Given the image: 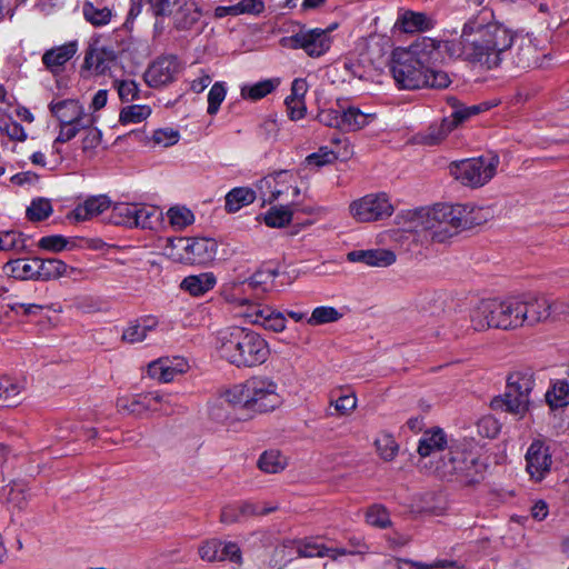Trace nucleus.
I'll return each mask as SVG.
<instances>
[{
    "label": "nucleus",
    "mask_w": 569,
    "mask_h": 569,
    "mask_svg": "<svg viewBox=\"0 0 569 569\" xmlns=\"http://www.w3.org/2000/svg\"><path fill=\"white\" fill-rule=\"evenodd\" d=\"M533 373L529 371H516L508 376L507 389L502 398L491 401L493 409H501L519 419L529 410L530 393L535 388Z\"/></svg>",
    "instance_id": "1a4fd4ad"
},
{
    "label": "nucleus",
    "mask_w": 569,
    "mask_h": 569,
    "mask_svg": "<svg viewBox=\"0 0 569 569\" xmlns=\"http://www.w3.org/2000/svg\"><path fill=\"white\" fill-rule=\"evenodd\" d=\"M451 131H453V129L443 118L440 123L429 127L428 132L422 137L421 141L425 144L435 146L443 141Z\"/></svg>",
    "instance_id": "09e8293b"
},
{
    "label": "nucleus",
    "mask_w": 569,
    "mask_h": 569,
    "mask_svg": "<svg viewBox=\"0 0 569 569\" xmlns=\"http://www.w3.org/2000/svg\"><path fill=\"white\" fill-rule=\"evenodd\" d=\"M526 469L536 481L542 480L550 471L551 455L545 442L535 440L526 452Z\"/></svg>",
    "instance_id": "f3484780"
},
{
    "label": "nucleus",
    "mask_w": 569,
    "mask_h": 569,
    "mask_svg": "<svg viewBox=\"0 0 569 569\" xmlns=\"http://www.w3.org/2000/svg\"><path fill=\"white\" fill-rule=\"evenodd\" d=\"M170 226L177 230H183L194 222V214L184 206H173L167 211Z\"/></svg>",
    "instance_id": "e433bc0d"
},
{
    "label": "nucleus",
    "mask_w": 569,
    "mask_h": 569,
    "mask_svg": "<svg viewBox=\"0 0 569 569\" xmlns=\"http://www.w3.org/2000/svg\"><path fill=\"white\" fill-rule=\"evenodd\" d=\"M450 57L485 70L499 68L512 58L519 68L538 64V49L529 36L517 37L510 29L497 21L477 17L468 20L458 42L446 44Z\"/></svg>",
    "instance_id": "f257e3e1"
},
{
    "label": "nucleus",
    "mask_w": 569,
    "mask_h": 569,
    "mask_svg": "<svg viewBox=\"0 0 569 569\" xmlns=\"http://www.w3.org/2000/svg\"><path fill=\"white\" fill-rule=\"evenodd\" d=\"M151 112L148 104H130L121 109L119 121L121 124L140 123L148 119Z\"/></svg>",
    "instance_id": "4c0bfd02"
},
{
    "label": "nucleus",
    "mask_w": 569,
    "mask_h": 569,
    "mask_svg": "<svg viewBox=\"0 0 569 569\" xmlns=\"http://www.w3.org/2000/svg\"><path fill=\"white\" fill-rule=\"evenodd\" d=\"M38 258L14 259L4 264V272L16 279L38 280Z\"/></svg>",
    "instance_id": "cd10ccee"
},
{
    "label": "nucleus",
    "mask_w": 569,
    "mask_h": 569,
    "mask_svg": "<svg viewBox=\"0 0 569 569\" xmlns=\"http://www.w3.org/2000/svg\"><path fill=\"white\" fill-rule=\"evenodd\" d=\"M458 214L455 204H436L432 208L408 210L397 219L406 231L422 234L435 242H445L461 230Z\"/></svg>",
    "instance_id": "20e7f679"
},
{
    "label": "nucleus",
    "mask_w": 569,
    "mask_h": 569,
    "mask_svg": "<svg viewBox=\"0 0 569 569\" xmlns=\"http://www.w3.org/2000/svg\"><path fill=\"white\" fill-rule=\"evenodd\" d=\"M113 87L122 102H131L140 98L139 84L131 79H116Z\"/></svg>",
    "instance_id": "de8ad7c7"
},
{
    "label": "nucleus",
    "mask_w": 569,
    "mask_h": 569,
    "mask_svg": "<svg viewBox=\"0 0 569 569\" xmlns=\"http://www.w3.org/2000/svg\"><path fill=\"white\" fill-rule=\"evenodd\" d=\"M114 57L111 51L100 48H92L86 52L83 68L93 74H103L112 63Z\"/></svg>",
    "instance_id": "c85d7f7f"
},
{
    "label": "nucleus",
    "mask_w": 569,
    "mask_h": 569,
    "mask_svg": "<svg viewBox=\"0 0 569 569\" xmlns=\"http://www.w3.org/2000/svg\"><path fill=\"white\" fill-rule=\"evenodd\" d=\"M436 22L426 12L400 9L395 28L405 33H418L431 30Z\"/></svg>",
    "instance_id": "aec40b11"
},
{
    "label": "nucleus",
    "mask_w": 569,
    "mask_h": 569,
    "mask_svg": "<svg viewBox=\"0 0 569 569\" xmlns=\"http://www.w3.org/2000/svg\"><path fill=\"white\" fill-rule=\"evenodd\" d=\"M546 401L551 409L562 408L569 405V382L556 380L546 392Z\"/></svg>",
    "instance_id": "f704fd0d"
},
{
    "label": "nucleus",
    "mask_w": 569,
    "mask_h": 569,
    "mask_svg": "<svg viewBox=\"0 0 569 569\" xmlns=\"http://www.w3.org/2000/svg\"><path fill=\"white\" fill-rule=\"evenodd\" d=\"M458 40L441 41L422 37L409 47L396 48L391 53L390 72L399 89L415 90L420 88L443 89L450 83L449 76L435 68L450 57L446 44Z\"/></svg>",
    "instance_id": "f03ea898"
},
{
    "label": "nucleus",
    "mask_w": 569,
    "mask_h": 569,
    "mask_svg": "<svg viewBox=\"0 0 569 569\" xmlns=\"http://www.w3.org/2000/svg\"><path fill=\"white\" fill-rule=\"evenodd\" d=\"M446 446L447 437L442 429L425 431L418 446L419 467L431 472L436 462L441 460V457H446Z\"/></svg>",
    "instance_id": "dca6fc26"
},
{
    "label": "nucleus",
    "mask_w": 569,
    "mask_h": 569,
    "mask_svg": "<svg viewBox=\"0 0 569 569\" xmlns=\"http://www.w3.org/2000/svg\"><path fill=\"white\" fill-rule=\"evenodd\" d=\"M335 27L328 29H309L282 39V44L289 49H302L309 57L319 58L331 47L330 32Z\"/></svg>",
    "instance_id": "ddd939ff"
},
{
    "label": "nucleus",
    "mask_w": 569,
    "mask_h": 569,
    "mask_svg": "<svg viewBox=\"0 0 569 569\" xmlns=\"http://www.w3.org/2000/svg\"><path fill=\"white\" fill-rule=\"evenodd\" d=\"M366 521L368 525L377 528H387L390 526V517L387 509L380 505H373L366 512Z\"/></svg>",
    "instance_id": "5fc2aeb1"
},
{
    "label": "nucleus",
    "mask_w": 569,
    "mask_h": 569,
    "mask_svg": "<svg viewBox=\"0 0 569 569\" xmlns=\"http://www.w3.org/2000/svg\"><path fill=\"white\" fill-rule=\"evenodd\" d=\"M517 298L521 327L553 320L551 299L540 295H523Z\"/></svg>",
    "instance_id": "2eb2a0df"
},
{
    "label": "nucleus",
    "mask_w": 569,
    "mask_h": 569,
    "mask_svg": "<svg viewBox=\"0 0 569 569\" xmlns=\"http://www.w3.org/2000/svg\"><path fill=\"white\" fill-rule=\"evenodd\" d=\"M351 216L360 222L377 221L390 217L393 206L386 193H369L350 203Z\"/></svg>",
    "instance_id": "4468645a"
},
{
    "label": "nucleus",
    "mask_w": 569,
    "mask_h": 569,
    "mask_svg": "<svg viewBox=\"0 0 569 569\" xmlns=\"http://www.w3.org/2000/svg\"><path fill=\"white\" fill-rule=\"evenodd\" d=\"M238 506L243 520L253 516H263L276 510V507H267L263 503L251 501L238 502Z\"/></svg>",
    "instance_id": "680f3d73"
},
{
    "label": "nucleus",
    "mask_w": 569,
    "mask_h": 569,
    "mask_svg": "<svg viewBox=\"0 0 569 569\" xmlns=\"http://www.w3.org/2000/svg\"><path fill=\"white\" fill-rule=\"evenodd\" d=\"M180 134L171 128L158 129L153 132L152 141L161 147H171L179 141Z\"/></svg>",
    "instance_id": "69168bd1"
},
{
    "label": "nucleus",
    "mask_w": 569,
    "mask_h": 569,
    "mask_svg": "<svg viewBox=\"0 0 569 569\" xmlns=\"http://www.w3.org/2000/svg\"><path fill=\"white\" fill-rule=\"evenodd\" d=\"M330 403L339 415L347 416L357 408V397L353 393L342 395Z\"/></svg>",
    "instance_id": "338daca9"
},
{
    "label": "nucleus",
    "mask_w": 569,
    "mask_h": 569,
    "mask_svg": "<svg viewBox=\"0 0 569 569\" xmlns=\"http://www.w3.org/2000/svg\"><path fill=\"white\" fill-rule=\"evenodd\" d=\"M347 258L351 262H363L370 267H388L396 261L395 253L386 249L355 250Z\"/></svg>",
    "instance_id": "393cba45"
},
{
    "label": "nucleus",
    "mask_w": 569,
    "mask_h": 569,
    "mask_svg": "<svg viewBox=\"0 0 569 569\" xmlns=\"http://www.w3.org/2000/svg\"><path fill=\"white\" fill-rule=\"evenodd\" d=\"M259 198L263 203H272L277 200H293L300 194L296 183V177L290 171H279L269 174L256 184Z\"/></svg>",
    "instance_id": "f8f14e48"
},
{
    "label": "nucleus",
    "mask_w": 569,
    "mask_h": 569,
    "mask_svg": "<svg viewBox=\"0 0 569 569\" xmlns=\"http://www.w3.org/2000/svg\"><path fill=\"white\" fill-rule=\"evenodd\" d=\"M188 363L183 358H160L148 366V375L160 382H170L184 372Z\"/></svg>",
    "instance_id": "412c9836"
},
{
    "label": "nucleus",
    "mask_w": 569,
    "mask_h": 569,
    "mask_svg": "<svg viewBox=\"0 0 569 569\" xmlns=\"http://www.w3.org/2000/svg\"><path fill=\"white\" fill-rule=\"evenodd\" d=\"M162 219L159 208L149 204H137L134 213V228L156 229Z\"/></svg>",
    "instance_id": "7c9ffc66"
},
{
    "label": "nucleus",
    "mask_w": 569,
    "mask_h": 569,
    "mask_svg": "<svg viewBox=\"0 0 569 569\" xmlns=\"http://www.w3.org/2000/svg\"><path fill=\"white\" fill-rule=\"evenodd\" d=\"M447 103L451 108V113L445 117L446 121L449 122L450 127L455 130L457 127L462 124L471 117L479 114L480 112L489 110L492 104L489 102H482L472 106H466L459 101L456 97H448Z\"/></svg>",
    "instance_id": "5701e85b"
},
{
    "label": "nucleus",
    "mask_w": 569,
    "mask_h": 569,
    "mask_svg": "<svg viewBox=\"0 0 569 569\" xmlns=\"http://www.w3.org/2000/svg\"><path fill=\"white\" fill-rule=\"evenodd\" d=\"M26 249V238L17 230L0 231V251L20 252Z\"/></svg>",
    "instance_id": "37998d69"
},
{
    "label": "nucleus",
    "mask_w": 569,
    "mask_h": 569,
    "mask_svg": "<svg viewBox=\"0 0 569 569\" xmlns=\"http://www.w3.org/2000/svg\"><path fill=\"white\" fill-rule=\"evenodd\" d=\"M336 159L337 154L335 151L330 150L328 147H321L317 152L306 158V163L310 167L320 168L332 163Z\"/></svg>",
    "instance_id": "13d9d810"
},
{
    "label": "nucleus",
    "mask_w": 569,
    "mask_h": 569,
    "mask_svg": "<svg viewBox=\"0 0 569 569\" xmlns=\"http://www.w3.org/2000/svg\"><path fill=\"white\" fill-rule=\"evenodd\" d=\"M167 254L174 261L203 264L211 261L216 254V243L207 238H173L167 239Z\"/></svg>",
    "instance_id": "9b49d317"
},
{
    "label": "nucleus",
    "mask_w": 569,
    "mask_h": 569,
    "mask_svg": "<svg viewBox=\"0 0 569 569\" xmlns=\"http://www.w3.org/2000/svg\"><path fill=\"white\" fill-rule=\"evenodd\" d=\"M222 545L223 541L219 539H209L201 542L198 548L200 559L207 562L221 561L220 549Z\"/></svg>",
    "instance_id": "3c124183"
},
{
    "label": "nucleus",
    "mask_w": 569,
    "mask_h": 569,
    "mask_svg": "<svg viewBox=\"0 0 569 569\" xmlns=\"http://www.w3.org/2000/svg\"><path fill=\"white\" fill-rule=\"evenodd\" d=\"M340 107L321 110L317 119L323 126L340 130Z\"/></svg>",
    "instance_id": "774afa93"
},
{
    "label": "nucleus",
    "mask_w": 569,
    "mask_h": 569,
    "mask_svg": "<svg viewBox=\"0 0 569 569\" xmlns=\"http://www.w3.org/2000/svg\"><path fill=\"white\" fill-rule=\"evenodd\" d=\"M214 355L238 369L263 365L270 357L268 341L258 332L240 326H231L216 332Z\"/></svg>",
    "instance_id": "7ed1b4c3"
},
{
    "label": "nucleus",
    "mask_w": 569,
    "mask_h": 569,
    "mask_svg": "<svg viewBox=\"0 0 569 569\" xmlns=\"http://www.w3.org/2000/svg\"><path fill=\"white\" fill-rule=\"evenodd\" d=\"M49 110L59 122V133L52 144L57 152H60L58 144L72 140L82 129L97 121V118L87 112L84 106L77 99L53 100L49 104Z\"/></svg>",
    "instance_id": "0eeeda50"
},
{
    "label": "nucleus",
    "mask_w": 569,
    "mask_h": 569,
    "mask_svg": "<svg viewBox=\"0 0 569 569\" xmlns=\"http://www.w3.org/2000/svg\"><path fill=\"white\" fill-rule=\"evenodd\" d=\"M342 317L335 307L321 306L313 309L307 322L311 326H319L338 321Z\"/></svg>",
    "instance_id": "a18cd8bd"
},
{
    "label": "nucleus",
    "mask_w": 569,
    "mask_h": 569,
    "mask_svg": "<svg viewBox=\"0 0 569 569\" xmlns=\"http://www.w3.org/2000/svg\"><path fill=\"white\" fill-rule=\"evenodd\" d=\"M78 49L77 40L52 47L43 52L41 62L51 74L58 76L64 71L67 63L77 54Z\"/></svg>",
    "instance_id": "a211bd4d"
},
{
    "label": "nucleus",
    "mask_w": 569,
    "mask_h": 569,
    "mask_svg": "<svg viewBox=\"0 0 569 569\" xmlns=\"http://www.w3.org/2000/svg\"><path fill=\"white\" fill-rule=\"evenodd\" d=\"M216 284V277L211 272L186 277L180 288L191 296L199 297L211 290Z\"/></svg>",
    "instance_id": "c756f323"
},
{
    "label": "nucleus",
    "mask_w": 569,
    "mask_h": 569,
    "mask_svg": "<svg viewBox=\"0 0 569 569\" xmlns=\"http://www.w3.org/2000/svg\"><path fill=\"white\" fill-rule=\"evenodd\" d=\"M378 455L385 461H391L396 457L398 452V445L392 436L390 435H381L375 441Z\"/></svg>",
    "instance_id": "603ef678"
},
{
    "label": "nucleus",
    "mask_w": 569,
    "mask_h": 569,
    "mask_svg": "<svg viewBox=\"0 0 569 569\" xmlns=\"http://www.w3.org/2000/svg\"><path fill=\"white\" fill-rule=\"evenodd\" d=\"M458 218L460 220L461 229L473 228L481 226L495 216V210L491 206H476L472 203H457L455 204Z\"/></svg>",
    "instance_id": "4be33fe9"
},
{
    "label": "nucleus",
    "mask_w": 569,
    "mask_h": 569,
    "mask_svg": "<svg viewBox=\"0 0 569 569\" xmlns=\"http://www.w3.org/2000/svg\"><path fill=\"white\" fill-rule=\"evenodd\" d=\"M482 469L483 466L472 453L456 449L447 451L431 472L447 480L473 485L482 479Z\"/></svg>",
    "instance_id": "6e6552de"
},
{
    "label": "nucleus",
    "mask_w": 569,
    "mask_h": 569,
    "mask_svg": "<svg viewBox=\"0 0 569 569\" xmlns=\"http://www.w3.org/2000/svg\"><path fill=\"white\" fill-rule=\"evenodd\" d=\"M136 203H118L112 208L111 220L116 224L133 228Z\"/></svg>",
    "instance_id": "49530a36"
},
{
    "label": "nucleus",
    "mask_w": 569,
    "mask_h": 569,
    "mask_svg": "<svg viewBox=\"0 0 569 569\" xmlns=\"http://www.w3.org/2000/svg\"><path fill=\"white\" fill-rule=\"evenodd\" d=\"M116 406L120 412L141 417L144 415L140 401V396L136 395L132 397H119Z\"/></svg>",
    "instance_id": "4d7b16f0"
},
{
    "label": "nucleus",
    "mask_w": 569,
    "mask_h": 569,
    "mask_svg": "<svg viewBox=\"0 0 569 569\" xmlns=\"http://www.w3.org/2000/svg\"><path fill=\"white\" fill-rule=\"evenodd\" d=\"M292 219L290 206L272 207L264 216V222L271 228H282Z\"/></svg>",
    "instance_id": "c03bdc74"
},
{
    "label": "nucleus",
    "mask_w": 569,
    "mask_h": 569,
    "mask_svg": "<svg viewBox=\"0 0 569 569\" xmlns=\"http://www.w3.org/2000/svg\"><path fill=\"white\" fill-rule=\"evenodd\" d=\"M501 425L493 416H483L477 423L480 436L486 438H495L500 432Z\"/></svg>",
    "instance_id": "bf43d9fd"
},
{
    "label": "nucleus",
    "mask_w": 569,
    "mask_h": 569,
    "mask_svg": "<svg viewBox=\"0 0 569 569\" xmlns=\"http://www.w3.org/2000/svg\"><path fill=\"white\" fill-rule=\"evenodd\" d=\"M226 400L254 413H266L277 409L282 398L278 383L268 376L256 375L242 383L234 385L227 390Z\"/></svg>",
    "instance_id": "39448f33"
},
{
    "label": "nucleus",
    "mask_w": 569,
    "mask_h": 569,
    "mask_svg": "<svg viewBox=\"0 0 569 569\" xmlns=\"http://www.w3.org/2000/svg\"><path fill=\"white\" fill-rule=\"evenodd\" d=\"M375 113L362 112L357 107H340V131L353 132L368 126L373 119Z\"/></svg>",
    "instance_id": "a878e982"
},
{
    "label": "nucleus",
    "mask_w": 569,
    "mask_h": 569,
    "mask_svg": "<svg viewBox=\"0 0 569 569\" xmlns=\"http://www.w3.org/2000/svg\"><path fill=\"white\" fill-rule=\"evenodd\" d=\"M38 280L48 281L68 276L70 269L59 259H39L38 258Z\"/></svg>",
    "instance_id": "473e14b6"
},
{
    "label": "nucleus",
    "mask_w": 569,
    "mask_h": 569,
    "mask_svg": "<svg viewBox=\"0 0 569 569\" xmlns=\"http://www.w3.org/2000/svg\"><path fill=\"white\" fill-rule=\"evenodd\" d=\"M83 16L92 26L101 27L110 22L112 12L107 7L98 8L91 2H86L83 4Z\"/></svg>",
    "instance_id": "a19ab883"
},
{
    "label": "nucleus",
    "mask_w": 569,
    "mask_h": 569,
    "mask_svg": "<svg viewBox=\"0 0 569 569\" xmlns=\"http://www.w3.org/2000/svg\"><path fill=\"white\" fill-rule=\"evenodd\" d=\"M26 389L24 378H14L7 375L0 376V399L11 400Z\"/></svg>",
    "instance_id": "58836bf2"
},
{
    "label": "nucleus",
    "mask_w": 569,
    "mask_h": 569,
    "mask_svg": "<svg viewBox=\"0 0 569 569\" xmlns=\"http://www.w3.org/2000/svg\"><path fill=\"white\" fill-rule=\"evenodd\" d=\"M200 18V11L196 3H186L174 14V24L178 29L191 28Z\"/></svg>",
    "instance_id": "79ce46f5"
},
{
    "label": "nucleus",
    "mask_w": 569,
    "mask_h": 569,
    "mask_svg": "<svg viewBox=\"0 0 569 569\" xmlns=\"http://www.w3.org/2000/svg\"><path fill=\"white\" fill-rule=\"evenodd\" d=\"M158 326L154 318L146 317L130 322L122 331L121 339L128 343L142 342Z\"/></svg>",
    "instance_id": "bb28decb"
},
{
    "label": "nucleus",
    "mask_w": 569,
    "mask_h": 569,
    "mask_svg": "<svg viewBox=\"0 0 569 569\" xmlns=\"http://www.w3.org/2000/svg\"><path fill=\"white\" fill-rule=\"evenodd\" d=\"M256 198V191L250 188H234L231 191H229L226 196V210L228 212H237L242 207L252 203Z\"/></svg>",
    "instance_id": "2f4dec72"
},
{
    "label": "nucleus",
    "mask_w": 569,
    "mask_h": 569,
    "mask_svg": "<svg viewBox=\"0 0 569 569\" xmlns=\"http://www.w3.org/2000/svg\"><path fill=\"white\" fill-rule=\"evenodd\" d=\"M81 131L84 132L82 138V150L84 152L94 150L101 143L102 133L94 126V123H91L89 127L82 129Z\"/></svg>",
    "instance_id": "0e129e2a"
},
{
    "label": "nucleus",
    "mask_w": 569,
    "mask_h": 569,
    "mask_svg": "<svg viewBox=\"0 0 569 569\" xmlns=\"http://www.w3.org/2000/svg\"><path fill=\"white\" fill-rule=\"evenodd\" d=\"M178 72V60L174 57H162L148 67L144 81L149 87L159 88L172 82Z\"/></svg>",
    "instance_id": "6ab92c4d"
},
{
    "label": "nucleus",
    "mask_w": 569,
    "mask_h": 569,
    "mask_svg": "<svg viewBox=\"0 0 569 569\" xmlns=\"http://www.w3.org/2000/svg\"><path fill=\"white\" fill-rule=\"evenodd\" d=\"M0 131L7 134L10 139L13 140H24L26 132L21 124L11 120V118H3L0 114Z\"/></svg>",
    "instance_id": "052dcab7"
},
{
    "label": "nucleus",
    "mask_w": 569,
    "mask_h": 569,
    "mask_svg": "<svg viewBox=\"0 0 569 569\" xmlns=\"http://www.w3.org/2000/svg\"><path fill=\"white\" fill-rule=\"evenodd\" d=\"M279 84L278 79H267L241 88L243 99L257 101L271 93Z\"/></svg>",
    "instance_id": "c9c22d12"
},
{
    "label": "nucleus",
    "mask_w": 569,
    "mask_h": 569,
    "mask_svg": "<svg viewBox=\"0 0 569 569\" xmlns=\"http://www.w3.org/2000/svg\"><path fill=\"white\" fill-rule=\"evenodd\" d=\"M233 313L236 317L241 318L244 322L249 323V316H253V310L260 305V302H252L247 298L234 299Z\"/></svg>",
    "instance_id": "e2e57ef3"
},
{
    "label": "nucleus",
    "mask_w": 569,
    "mask_h": 569,
    "mask_svg": "<svg viewBox=\"0 0 569 569\" xmlns=\"http://www.w3.org/2000/svg\"><path fill=\"white\" fill-rule=\"evenodd\" d=\"M226 94H227V88H226L224 82L218 81L212 84V87L210 88L209 93H208V108H207V112L210 116H214L219 111L221 103L226 99Z\"/></svg>",
    "instance_id": "864d4df0"
},
{
    "label": "nucleus",
    "mask_w": 569,
    "mask_h": 569,
    "mask_svg": "<svg viewBox=\"0 0 569 569\" xmlns=\"http://www.w3.org/2000/svg\"><path fill=\"white\" fill-rule=\"evenodd\" d=\"M470 325L475 331L489 328L511 330L521 327L518 312V298L506 300L483 299L469 310Z\"/></svg>",
    "instance_id": "423d86ee"
},
{
    "label": "nucleus",
    "mask_w": 569,
    "mask_h": 569,
    "mask_svg": "<svg viewBox=\"0 0 569 569\" xmlns=\"http://www.w3.org/2000/svg\"><path fill=\"white\" fill-rule=\"evenodd\" d=\"M499 157H477L455 161L450 164L451 176L463 186L480 188L487 184L497 173Z\"/></svg>",
    "instance_id": "9d476101"
},
{
    "label": "nucleus",
    "mask_w": 569,
    "mask_h": 569,
    "mask_svg": "<svg viewBox=\"0 0 569 569\" xmlns=\"http://www.w3.org/2000/svg\"><path fill=\"white\" fill-rule=\"evenodd\" d=\"M29 499L28 489L23 485L14 483L9 491L7 502L12 509L22 511L27 508Z\"/></svg>",
    "instance_id": "8fccbe9b"
},
{
    "label": "nucleus",
    "mask_w": 569,
    "mask_h": 569,
    "mask_svg": "<svg viewBox=\"0 0 569 569\" xmlns=\"http://www.w3.org/2000/svg\"><path fill=\"white\" fill-rule=\"evenodd\" d=\"M288 465L287 457L279 450H267L258 459V468L266 473H279Z\"/></svg>",
    "instance_id": "72a5a7b5"
},
{
    "label": "nucleus",
    "mask_w": 569,
    "mask_h": 569,
    "mask_svg": "<svg viewBox=\"0 0 569 569\" xmlns=\"http://www.w3.org/2000/svg\"><path fill=\"white\" fill-rule=\"evenodd\" d=\"M52 213V206L49 200L37 199L27 209V217L31 221H41Z\"/></svg>",
    "instance_id": "6e6d98bb"
},
{
    "label": "nucleus",
    "mask_w": 569,
    "mask_h": 569,
    "mask_svg": "<svg viewBox=\"0 0 569 569\" xmlns=\"http://www.w3.org/2000/svg\"><path fill=\"white\" fill-rule=\"evenodd\" d=\"M111 206V200L104 194L91 196L83 202L79 203L69 214L70 218L76 221L90 220L106 210Z\"/></svg>",
    "instance_id": "b1692460"
},
{
    "label": "nucleus",
    "mask_w": 569,
    "mask_h": 569,
    "mask_svg": "<svg viewBox=\"0 0 569 569\" xmlns=\"http://www.w3.org/2000/svg\"><path fill=\"white\" fill-rule=\"evenodd\" d=\"M278 270L272 268H266L254 272L249 279L243 282V286L249 289H257L266 292L269 290V284L273 282L278 276Z\"/></svg>",
    "instance_id": "ea45409f"
}]
</instances>
